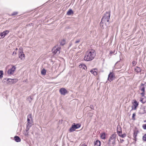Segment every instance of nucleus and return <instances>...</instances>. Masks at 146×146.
Wrapping results in <instances>:
<instances>
[{
  "mask_svg": "<svg viewBox=\"0 0 146 146\" xmlns=\"http://www.w3.org/2000/svg\"><path fill=\"white\" fill-rule=\"evenodd\" d=\"M96 55V53L94 50H89L86 52L84 60L87 61H91L94 58Z\"/></svg>",
  "mask_w": 146,
  "mask_h": 146,
  "instance_id": "nucleus-1",
  "label": "nucleus"
},
{
  "mask_svg": "<svg viewBox=\"0 0 146 146\" xmlns=\"http://www.w3.org/2000/svg\"><path fill=\"white\" fill-rule=\"evenodd\" d=\"M110 12H107L104 15L102 19V22L105 23L106 27L109 24V20L110 19Z\"/></svg>",
  "mask_w": 146,
  "mask_h": 146,
  "instance_id": "nucleus-2",
  "label": "nucleus"
},
{
  "mask_svg": "<svg viewBox=\"0 0 146 146\" xmlns=\"http://www.w3.org/2000/svg\"><path fill=\"white\" fill-rule=\"evenodd\" d=\"M33 121L32 117V115H29L27 117V130H29L30 128L33 124Z\"/></svg>",
  "mask_w": 146,
  "mask_h": 146,
  "instance_id": "nucleus-3",
  "label": "nucleus"
},
{
  "mask_svg": "<svg viewBox=\"0 0 146 146\" xmlns=\"http://www.w3.org/2000/svg\"><path fill=\"white\" fill-rule=\"evenodd\" d=\"M80 127V125L79 124H76L75 123H73L69 131L70 132H72L75 130L76 129H78Z\"/></svg>",
  "mask_w": 146,
  "mask_h": 146,
  "instance_id": "nucleus-4",
  "label": "nucleus"
},
{
  "mask_svg": "<svg viewBox=\"0 0 146 146\" xmlns=\"http://www.w3.org/2000/svg\"><path fill=\"white\" fill-rule=\"evenodd\" d=\"M60 48L58 46H55L52 49V52L54 54H58L60 53Z\"/></svg>",
  "mask_w": 146,
  "mask_h": 146,
  "instance_id": "nucleus-5",
  "label": "nucleus"
},
{
  "mask_svg": "<svg viewBox=\"0 0 146 146\" xmlns=\"http://www.w3.org/2000/svg\"><path fill=\"white\" fill-rule=\"evenodd\" d=\"M16 69L15 66H13L11 68L8 70L7 73L9 75H12Z\"/></svg>",
  "mask_w": 146,
  "mask_h": 146,
  "instance_id": "nucleus-6",
  "label": "nucleus"
},
{
  "mask_svg": "<svg viewBox=\"0 0 146 146\" xmlns=\"http://www.w3.org/2000/svg\"><path fill=\"white\" fill-rule=\"evenodd\" d=\"M9 33V31L8 30H6L3 32L0 33V39L3 38L5 36L8 34Z\"/></svg>",
  "mask_w": 146,
  "mask_h": 146,
  "instance_id": "nucleus-7",
  "label": "nucleus"
},
{
  "mask_svg": "<svg viewBox=\"0 0 146 146\" xmlns=\"http://www.w3.org/2000/svg\"><path fill=\"white\" fill-rule=\"evenodd\" d=\"M116 137L115 134H112L111 136L110 137V138L109 140V143H110V142L112 141V143H114L116 139Z\"/></svg>",
  "mask_w": 146,
  "mask_h": 146,
  "instance_id": "nucleus-8",
  "label": "nucleus"
},
{
  "mask_svg": "<svg viewBox=\"0 0 146 146\" xmlns=\"http://www.w3.org/2000/svg\"><path fill=\"white\" fill-rule=\"evenodd\" d=\"M8 83L9 84H12L16 83L17 81L16 79H7Z\"/></svg>",
  "mask_w": 146,
  "mask_h": 146,
  "instance_id": "nucleus-9",
  "label": "nucleus"
},
{
  "mask_svg": "<svg viewBox=\"0 0 146 146\" xmlns=\"http://www.w3.org/2000/svg\"><path fill=\"white\" fill-rule=\"evenodd\" d=\"M114 78V76L113 73L110 72L108 75V80L110 82L112 81Z\"/></svg>",
  "mask_w": 146,
  "mask_h": 146,
  "instance_id": "nucleus-10",
  "label": "nucleus"
},
{
  "mask_svg": "<svg viewBox=\"0 0 146 146\" xmlns=\"http://www.w3.org/2000/svg\"><path fill=\"white\" fill-rule=\"evenodd\" d=\"M60 92L62 95H65L67 93V90L64 88H61L60 90Z\"/></svg>",
  "mask_w": 146,
  "mask_h": 146,
  "instance_id": "nucleus-11",
  "label": "nucleus"
},
{
  "mask_svg": "<svg viewBox=\"0 0 146 146\" xmlns=\"http://www.w3.org/2000/svg\"><path fill=\"white\" fill-rule=\"evenodd\" d=\"M117 132L118 135L122 133L121 128L119 125H118L117 126Z\"/></svg>",
  "mask_w": 146,
  "mask_h": 146,
  "instance_id": "nucleus-12",
  "label": "nucleus"
},
{
  "mask_svg": "<svg viewBox=\"0 0 146 146\" xmlns=\"http://www.w3.org/2000/svg\"><path fill=\"white\" fill-rule=\"evenodd\" d=\"M145 88L144 86H143L140 88V90L142 92L141 93V94L142 97L144 96L145 94Z\"/></svg>",
  "mask_w": 146,
  "mask_h": 146,
  "instance_id": "nucleus-13",
  "label": "nucleus"
},
{
  "mask_svg": "<svg viewBox=\"0 0 146 146\" xmlns=\"http://www.w3.org/2000/svg\"><path fill=\"white\" fill-rule=\"evenodd\" d=\"M19 58L21 59L24 60L25 58V55L23 52H20L19 53Z\"/></svg>",
  "mask_w": 146,
  "mask_h": 146,
  "instance_id": "nucleus-14",
  "label": "nucleus"
},
{
  "mask_svg": "<svg viewBox=\"0 0 146 146\" xmlns=\"http://www.w3.org/2000/svg\"><path fill=\"white\" fill-rule=\"evenodd\" d=\"M94 146H100L101 145V143L100 141L97 140L94 142Z\"/></svg>",
  "mask_w": 146,
  "mask_h": 146,
  "instance_id": "nucleus-15",
  "label": "nucleus"
},
{
  "mask_svg": "<svg viewBox=\"0 0 146 146\" xmlns=\"http://www.w3.org/2000/svg\"><path fill=\"white\" fill-rule=\"evenodd\" d=\"M141 69L139 67L136 66L135 69V71L137 72H140L141 71Z\"/></svg>",
  "mask_w": 146,
  "mask_h": 146,
  "instance_id": "nucleus-16",
  "label": "nucleus"
},
{
  "mask_svg": "<svg viewBox=\"0 0 146 146\" xmlns=\"http://www.w3.org/2000/svg\"><path fill=\"white\" fill-rule=\"evenodd\" d=\"M14 139L15 141L17 142H20L21 141V139L18 136H15L14 137Z\"/></svg>",
  "mask_w": 146,
  "mask_h": 146,
  "instance_id": "nucleus-17",
  "label": "nucleus"
},
{
  "mask_svg": "<svg viewBox=\"0 0 146 146\" xmlns=\"http://www.w3.org/2000/svg\"><path fill=\"white\" fill-rule=\"evenodd\" d=\"M100 25L101 28L102 29L104 28L105 27V26H106L105 25V23L104 22H102V21L100 23Z\"/></svg>",
  "mask_w": 146,
  "mask_h": 146,
  "instance_id": "nucleus-18",
  "label": "nucleus"
},
{
  "mask_svg": "<svg viewBox=\"0 0 146 146\" xmlns=\"http://www.w3.org/2000/svg\"><path fill=\"white\" fill-rule=\"evenodd\" d=\"M74 13V12L72 9H70L67 13V15H70Z\"/></svg>",
  "mask_w": 146,
  "mask_h": 146,
  "instance_id": "nucleus-19",
  "label": "nucleus"
},
{
  "mask_svg": "<svg viewBox=\"0 0 146 146\" xmlns=\"http://www.w3.org/2000/svg\"><path fill=\"white\" fill-rule=\"evenodd\" d=\"M79 66L80 68H82L85 70L87 69L86 66L84 64H81L79 65Z\"/></svg>",
  "mask_w": 146,
  "mask_h": 146,
  "instance_id": "nucleus-20",
  "label": "nucleus"
},
{
  "mask_svg": "<svg viewBox=\"0 0 146 146\" xmlns=\"http://www.w3.org/2000/svg\"><path fill=\"white\" fill-rule=\"evenodd\" d=\"M133 105L135 107V109L138 105V103L137 102V101L135 100L134 102Z\"/></svg>",
  "mask_w": 146,
  "mask_h": 146,
  "instance_id": "nucleus-21",
  "label": "nucleus"
},
{
  "mask_svg": "<svg viewBox=\"0 0 146 146\" xmlns=\"http://www.w3.org/2000/svg\"><path fill=\"white\" fill-rule=\"evenodd\" d=\"M118 135L119 137H120L122 138H124V137H126V134L125 133H124L123 134H122V133H120V134H119Z\"/></svg>",
  "mask_w": 146,
  "mask_h": 146,
  "instance_id": "nucleus-22",
  "label": "nucleus"
},
{
  "mask_svg": "<svg viewBox=\"0 0 146 146\" xmlns=\"http://www.w3.org/2000/svg\"><path fill=\"white\" fill-rule=\"evenodd\" d=\"M101 138L102 139H105L106 135L105 133H103L101 134Z\"/></svg>",
  "mask_w": 146,
  "mask_h": 146,
  "instance_id": "nucleus-23",
  "label": "nucleus"
},
{
  "mask_svg": "<svg viewBox=\"0 0 146 146\" xmlns=\"http://www.w3.org/2000/svg\"><path fill=\"white\" fill-rule=\"evenodd\" d=\"M46 71L44 69H43L41 71V74L43 75H45L46 74Z\"/></svg>",
  "mask_w": 146,
  "mask_h": 146,
  "instance_id": "nucleus-24",
  "label": "nucleus"
},
{
  "mask_svg": "<svg viewBox=\"0 0 146 146\" xmlns=\"http://www.w3.org/2000/svg\"><path fill=\"white\" fill-rule=\"evenodd\" d=\"M29 130H27V128L26 129V131H24L23 134L24 135L26 136H27L28 135V131Z\"/></svg>",
  "mask_w": 146,
  "mask_h": 146,
  "instance_id": "nucleus-25",
  "label": "nucleus"
},
{
  "mask_svg": "<svg viewBox=\"0 0 146 146\" xmlns=\"http://www.w3.org/2000/svg\"><path fill=\"white\" fill-rule=\"evenodd\" d=\"M90 72L95 76L97 75V72L95 70V69H94V70H91Z\"/></svg>",
  "mask_w": 146,
  "mask_h": 146,
  "instance_id": "nucleus-26",
  "label": "nucleus"
},
{
  "mask_svg": "<svg viewBox=\"0 0 146 146\" xmlns=\"http://www.w3.org/2000/svg\"><path fill=\"white\" fill-rule=\"evenodd\" d=\"M142 139L143 141H146V133L143 136Z\"/></svg>",
  "mask_w": 146,
  "mask_h": 146,
  "instance_id": "nucleus-27",
  "label": "nucleus"
},
{
  "mask_svg": "<svg viewBox=\"0 0 146 146\" xmlns=\"http://www.w3.org/2000/svg\"><path fill=\"white\" fill-rule=\"evenodd\" d=\"M3 72L2 70L0 71V78H1L3 77Z\"/></svg>",
  "mask_w": 146,
  "mask_h": 146,
  "instance_id": "nucleus-28",
  "label": "nucleus"
},
{
  "mask_svg": "<svg viewBox=\"0 0 146 146\" xmlns=\"http://www.w3.org/2000/svg\"><path fill=\"white\" fill-rule=\"evenodd\" d=\"M27 101H29L30 102H31L32 100V98L31 97H29L27 98Z\"/></svg>",
  "mask_w": 146,
  "mask_h": 146,
  "instance_id": "nucleus-29",
  "label": "nucleus"
},
{
  "mask_svg": "<svg viewBox=\"0 0 146 146\" xmlns=\"http://www.w3.org/2000/svg\"><path fill=\"white\" fill-rule=\"evenodd\" d=\"M137 64V62L135 61H133L132 62V64L133 66H135Z\"/></svg>",
  "mask_w": 146,
  "mask_h": 146,
  "instance_id": "nucleus-30",
  "label": "nucleus"
},
{
  "mask_svg": "<svg viewBox=\"0 0 146 146\" xmlns=\"http://www.w3.org/2000/svg\"><path fill=\"white\" fill-rule=\"evenodd\" d=\"M18 14V12H13L11 14V15L14 16L17 15Z\"/></svg>",
  "mask_w": 146,
  "mask_h": 146,
  "instance_id": "nucleus-31",
  "label": "nucleus"
},
{
  "mask_svg": "<svg viewBox=\"0 0 146 146\" xmlns=\"http://www.w3.org/2000/svg\"><path fill=\"white\" fill-rule=\"evenodd\" d=\"M135 115H136V114L135 113H134L133 114L132 117L133 119L134 120H135Z\"/></svg>",
  "mask_w": 146,
  "mask_h": 146,
  "instance_id": "nucleus-32",
  "label": "nucleus"
},
{
  "mask_svg": "<svg viewBox=\"0 0 146 146\" xmlns=\"http://www.w3.org/2000/svg\"><path fill=\"white\" fill-rule=\"evenodd\" d=\"M142 127L144 129H146V124L143 125Z\"/></svg>",
  "mask_w": 146,
  "mask_h": 146,
  "instance_id": "nucleus-33",
  "label": "nucleus"
},
{
  "mask_svg": "<svg viewBox=\"0 0 146 146\" xmlns=\"http://www.w3.org/2000/svg\"><path fill=\"white\" fill-rule=\"evenodd\" d=\"M62 41L63 43H62V42L60 43V44L62 45H63L65 44V41L64 40H63Z\"/></svg>",
  "mask_w": 146,
  "mask_h": 146,
  "instance_id": "nucleus-34",
  "label": "nucleus"
},
{
  "mask_svg": "<svg viewBox=\"0 0 146 146\" xmlns=\"http://www.w3.org/2000/svg\"><path fill=\"white\" fill-rule=\"evenodd\" d=\"M143 98H141L140 101L141 102L144 103V102H143Z\"/></svg>",
  "mask_w": 146,
  "mask_h": 146,
  "instance_id": "nucleus-35",
  "label": "nucleus"
},
{
  "mask_svg": "<svg viewBox=\"0 0 146 146\" xmlns=\"http://www.w3.org/2000/svg\"><path fill=\"white\" fill-rule=\"evenodd\" d=\"M80 40H77V41H76L75 42V43H77L79 42H80Z\"/></svg>",
  "mask_w": 146,
  "mask_h": 146,
  "instance_id": "nucleus-36",
  "label": "nucleus"
},
{
  "mask_svg": "<svg viewBox=\"0 0 146 146\" xmlns=\"http://www.w3.org/2000/svg\"><path fill=\"white\" fill-rule=\"evenodd\" d=\"M120 142L121 143H122L124 141V140H123V139H120Z\"/></svg>",
  "mask_w": 146,
  "mask_h": 146,
  "instance_id": "nucleus-37",
  "label": "nucleus"
},
{
  "mask_svg": "<svg viewBox=\"0 0 146 146\" xmlns=\"http://www.w3.org/2000/svg\"><path fill=\"white\" fill-rule=\"evenodd\" d=\"M16 54V52H14L13 53V55H15V54Z\"/></svg>",
  "mask_w": 146,
  "mask_h": 146,
  "instance_id": "nucleus-38",
  "label": "nucleus"
},
{
  "mask_svg": "<svg viewBox=\"0 0 146 146\" xmlns=\"http://www.w3.org/2000/svg\"><path fill=\"white\" fill-rule=\"evenodd\" d=\"M90 108H91V109L92 110H94V107L93 106H91Z\"/></svg>",
  "mask_w": 146,
  "mask_h": 146,
  "instance_id": "nucleus-39",
  "label": "nucleus"
},
{
  "mask_svg": "<svg viewBox=\"0 0 146 146\" xmlns=\"http://www.w3.org/2000/svg\"><path fill=\"white\" fill-rule=\"evenodd\" d=\"M144 84H143L142 83H141V87H142V86H144Z\"/></svg>",
  "mask_w": 146,
  "mask_h": 146,
  "instance_id": "nucleus-40",
  "label": "nucleus"
},
{
  "mask_svg": "<svg viewBox=\"0 0 146 146\" xmlns=\"http://www.w3.org/2000/svg\"><path fill=\"white\" fill-rule=\"evenodd\" d=\"M81 146H87L85 144H82Z\"/></svg>",
  "mask_w": 146,
  "mask_h": 146,
  "instance_id": "nucleus-41",
  "label": "nucleus"
},
{
  "mask_svg": "<svg viewBox=\"0 0 146 146\" xmlns=\"http://www.w3.org/2000/svg\"><path fill=\"white\" fill-rule=\"evenodd\" d=\"M118 62H119V61H117V62L115 63V66L117 65V64H118Z\"/></svg>",
  "mask_w": 146,
  "mask_h": 146,
  "instance_id": "nucleus-42",
  "label": "nucleus"
},
{
  "mask_svg": "<svg viewBox=\"0 0 146 146\" xmlns=\"http://www.w3.org/2000/svg\"><path fill=\"white\" fill-rule=\"evenodd\" d=\"M113 52H112L111 51L110 52V54H112L113 53Z\"/></svg>",
  "mask_w": 146,
  "mask_h": 146,
  "instance_id": "nucleus-43",
  "label": "nucleus"
}]
</instances>
